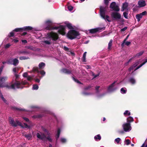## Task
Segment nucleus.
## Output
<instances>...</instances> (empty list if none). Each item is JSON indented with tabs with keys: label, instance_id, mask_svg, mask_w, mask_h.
<instances>
[{
	"label": "nucleus",
	"instance_id": "nucleus-1",
	"mask_svg": "<svg viewBox=\"0 0 147 147\" xmlns=\"http://www.w3.org/2000/svg\"><path fill=\"white\" fill-rule=\"evenodd\" d=\"M80 34L78 31L74 30H69L66 35L67 37L69 38L72 40L76 38H80Z\"/></svg>",
	"mask_w": 147,
	"mask_h": 147
},
{
	"label": "nucleus",
	"instance_id": "nucleus-2",
	"mask_svg": "<svg viewBox=\"0 0 147 147\" xmlns=\"http://www.w3.org/2000/svg\"><path fill=\"white\" fill-rule=\"evenodd\" d=\"M107 7L101 6L100 8V14L101 17L105 20H107L108 22H111L109 19V17L108 15H105L107 10Z\"/></svg>",
	"mask_w": 147,
	"mask_h": 147
},
{
	"label": "nucleus",
	"instance_id": "nucleus-3",
	"mask_svg": "<svg viewBox=\"0 0 147 147\" xmlns=\"http://www.w3.org/2000/svg\"><path fill=\"white\" fill-rule=\"evenodd\" d=\"M36 135L38 138L43 141H46V139L50 142H52L53 141V140L51 138L50 136L46 137V135L44 133H42L40 135L39 133H37Z\"/></svg>",
	"mask_w": 147,
	"mask_h": 147
},
{
	"label": "nucleus",
	"instance_id": "nucleus-4",
	"mask_svg": "<svg viewBox=\"0 0 147 147\" xmlns=\"http://www.w3.org/2000/svg\"><path fill=\"white\" fill-rule=\"evenodd\" d=\"M20 83L19 82H15L14 83L12 84L11 85H6L4 86L3 87H5L8 89H13V90L15 89V86L16 87V88L18 89L19 88H22L20 86Z\"/></svg>",
	"mask_w": 147,
	"mask_h": 147
},
{
	"label": "nucleus",
	"instance_id": "nucleus-5",
	"mask_svg": "<svg viewBox=\"0 0 147 147\" xmlns=\"http://www.w3.org/2000/svg\"><path fill=\"white\" fill-rule=\"evenodd\" d=\"M53 29H58L59 33L62 35H64L65 34V27L64 26L60 25L59 27H54L52 28Z\"/></svg>",
	"mask_w": 147,
	"mask_h": 147
},
{
	"label": "nucleus",
	"instance_id": "nucleus-6",
	"mask_svg": "<svg viewBox=\"0 0 147 147\" xmlns=\"http://www.w3.org/2000/svg\"><path fill=\"white\" fill-rule=\"evenodd\" d=\"M47 37L49 38H51L53 40H56L58 38V35L57 33L53 32L48 33Z\"/></svg>",
	"mask_w": 147,
	"mask_h": 147
},
{
	"label": "nucleus",
	"instance_id": "nucleus-7",
	"mask_svg": "<svg viewBox=\"0 0 147 147\" xmlns=\"http://www.w3.org/2000/svg\"><path fill=\"white\" fill-rule=\"evenodd\" d=\"M105 27H98L96 28L92 29L89 30V31L90 33L93 34L96 32H100L102 30L105 29Z\"/></svg>",
	"mask_w": 147,
	"mask_h": 147
},
{
	"label": "nucleus",
	"instance_id": "nucleus-8",
	"mask_svg": "<svg viewBox=\"0 0 147 147\" xmlns=\"http://www.w3.org/2000/svg\"><path fill=\"white\" fill-rule=\"evenodd\" d=\"M111 16L112 18L116 20H119L121 18V14L117 12H113L111 14Z\"/></svg>",
	"mask_w": 147,
	"mask_h": 147
},
{
	"label": "nucleus",
	"instance_id": "nucleus-9",
	"mask_svg": "<svg viewBox=\"0 0 147 147\" xmlns=\"http://www.w3.org/2000/svg\"><path fill=\"white\" fill-rule=\"evenodd\" d=\"M110 8L113 10L117 11H119V7L116 5V3L115 2H113L111 4Z\"/></svg>",
	"mask_w": 147,
	"mask_h": 147
},
{
	"label": "nucleus",
	"instance_id": "nucleus-10",
	"mask_svg": "<svg viewBox=\"0 0 147 147\" xmlns=\"http://www.w3.org/2000/svg\"><path fill=\"white\" fill-rule=\"evenodd\" d=\"M122 126L125 132L128 131L129 129L131 130L130 128H131L130 123H125Z\"/></svg>",
	"mask_w": 147,
	"mask_h": 147
},
{
	"label": "nucleus",
	"instance_id": "nucleus-11",
	"mask_svg": "<svg viewBox=\"0 0 147 147\" xmlns=\"http://www.w3.org/2000/svg\"><path fill=\"white\" fill-rule=\"evenodd\" d=\"M7 79V76L1 77L0 78V88L4 86L3 85V83Z\"/></svg>",
	"mask_w": 147,
	"mask_h": 147
},
{
	"label": "nucleus",
	"instance_id": "nucleus-12",
	"mask_svg": "<svg viewBox=\"0 0 147 147\" xmlns=\"http://www.w3.org/2000/svg\"><path fill=\"white\" fill-rule=\"evenodd\" d=\"M147 12L146 11H144L140 14H137L136 16V18L138 22H139L140 19L143 16L146 14Z\"/></svg>",
	"mask_w": 147,
	"mask_h": 147
},
{
	"label": "nucleus",
	"instance_id": "nucleus-13",
	"mask_svg": "<svg viewBox=\"0 0 147 147\" xmlns=\"http://www.w3.org/2000/svg\"><path fill=\"white\" fill-rule=\"evenodd\" d=\"M128 3L126 2L124 3L123 4L121 11H123L125 10L128 11Z\"/></svg>",
	"mask_w": 147,
	"mask_h": 147
},
{
	"label": "nucleus",
	"instance_id": "nucleus-14",
	"mask_svg": "<svg viewBox=\"0 0 147 147\" xmlns=\"http://www.w3.org/2000/svg\"><path fill=\"white\" fill-rule=\"evenodd\" d=\"M115 82H114L111 84L108 88L107 90L109 92H111L115 90L113 87L115 86Z\"/></svg>",
	"mask_w": 147,
	"mask_h": 147
},
{
	"label": "nucleus",
	"instance_id": "nucleus-15",
	"mask_svg": "<svg viewBox=\"0 0 147 147\" xmlns=\"http://www.w3.org/2000/svg\"><path fill=\"white\" fill-rule=\"evenodd\" d=\"M138 5L139 7H141L145 6L146 4L144 0H140L138 2Z\"/></svg>",
	"mask_w": 147,
	"mask_h": 147
},
{
	"label": "nucleus",
	"instance_id": "nucleus-16",
	"mask_svg": "<svg viewBox=\"0 0 147 147\" xmlns=\"http://www.w3.org/2000/svg\"><path fill=\"white\" fill-rule=\"evenodd\" d=\"M61 71L62 73L67 74H70L71 72V70L65 68H63L61 69Z\"/></svg>",
	"mask_w": 147,
	"mask_h": 147
},
{
	"label": "nucleus",
	"instance_id": "nucleus-17",
	"mask_svg": "<svg viewBox=\"0 0 147 147\" xmlns=\"http://www.w3.org/2000/svg\"><path fill=\"white\" fill-rule=\"evenodd\" d=\"M53 24V22L51 20H48L45 22L46 25L48 26V29H51L50 27Z\"/></svg>",
	"mask_w": 147,
	"mask_h": 147
},
{
	"label": "nucleus",
	"instance_id": "nucleus-18",
	"mask_svg": "<svg viewBox=\"0 0 147 147\" xmlns=\"http://www.w3.org/2000/svg\"><path fill=\"white\" fill-rule=\"evenodd\" d=\"M9 120L10 123L12 125V126L14 127H17V125H16V122L14 121L13 119H12L10 117V118L9 119Z\"/></svg>",
	"mask_w": 147,
	"mask_h": 147
},
{
	"label": "nucleus",
	"instance_id": "nucleus-19",
	"mask_svg": "<svg viewBox=\"0 0 147 147\" xmlns=\"http://www.w3.org/2000/svg\"><path fill=\"white\" fill-rule=\"evenodd\" d=\"M32 28L31 27L28 26H24L22 28V31L23 30H32Z\"/></svg>",
	"mask_w": 147,
	"mask_h": 147
},
{
	"label": "nucleus",
	"instance_id": "nucleus-20",
	"mask_svg": "<svg viewBox=\"0 0 147 147\" xmlns=\"http://www.w3.org/2000/svg\"><path fill=\"white\" fill-rule=\"evenodd\" d=\"M11 108L13 110H17L19 111H25L24 109L19 108L15 107H12Z\"/></svg>",
	"mask_w": 147,
	"mask_h": 147
},
{
	"label": "nucleus",
	"instance_id": "nucleus-21",
	"mask_svg": "<svg viewBox=\"0 0 147 147\" xmlns=\"http://www.w3.org/2000/svg\"><path fill=\"white\" fill-rule=\"evenodd\" d=\"M18 54H28L27 52L25 50H19L18 51Z\"/></svg>",
	"mask_w": 147,
	"mask_h": 147
},
{
	"label": "nucleus",
	"instance_id": "nucleus-22",
	"mask_svg": "<svg viewBox=\"0 0 147 147\" xmlns=\"http://www.w3.org/2000/svg\"><path fill=\"white\" fill-rule=\"evenodd\" d=\"M13 64L15 66L17 65L19 63L18 60L16 58L13 59Z\"/></svg>",
	"mask_w": 147,
	"mask_h": 147
},
{
	"label": "nucleus",
	"instance_id": "nucleus-23",
	"mask_svg": "<svg viewBox=\"0 0 147 147\" xmlns=\"http://www.w3.org/2000/svg\"><path fill=\"white\" fill-rule=\"evenodd\" d=\"M127 123H130V124L131 122L134 121V120L133 117H129L127 118Z\"/></svg>",
	"mask_w": 147,
	"mask_h": 147
},
{
	"label": "nucleus",
	"instance_id": "nucleus-24",
	"mask_svg": "<svg viewBox=\"0 0 147 147\" xmlns=\"http://www.w3.org/2000/svg\"><path fill=\"white\" fill-rule=\"evenodd\" d=\"M94 138L96 141H97L98 140H100L101 139V137L100 134H98L94 136Z\"/></svg>",
	"mask_w": 147,
	"mask_h": 147
},
{
	"label": "nucleus",
	"instance_id": "nucleus-25",
	"mask_svg": "<svg viewBox=\"0 0 147 147\" xmlns=\"http://www.w3.org/2000/svg\"><path fill=\"white\" fill-rule=\"evenodd\" d=\"M45 65V64L43 62L40 63L38 65L39 68L40 69H42Z\"/></svg>",
	"mask_w": 147,
	"mask_h": 147
},
{
	"label": "nucleus",
	"instance_id": "nucleus-26",
	"mask_svg": "<svg viewBox=\"0 0 147 147\" xmlns=\"http://www.w3.org/2000/svg\"><path fill=\"white\" fill-rule=\"evenodd\" d=\"M113 42L112 40H111L109 43L108 49L109 50H110L111 49V47L112 46V43Z\"/></svg>",
	"mask_w": 147,
	"mask_h": 147
},
{
	"label": "nucleus",
	"instance_id": "nucleus-27",
	"mask_svg": "<svg viewBox=\"0 0 147 147\" xmlns=\"http://www.w3.org/2000/svg\"><path fill=\"white\" fill-rule=\"evenodd\" d=\"M32 71L34 72H37V73H39V71L37 67H33L32 69Z\"/></svg>",
	"mask_w": 147,
	"mask_h": 147
},
{
	"label": "nucleus",
	"instance_id": "nucleus-28",
	"mask_svg": "<svg viewBox=\"0 0 147 147\" xmlns=\"http://www.w3.org/2000/svg\"><path fill=\"white\" fill-rule=\"evenodd\" d=\"M129 36V34H128L125 38L124 40H123V42L121 44V45L122 47H123L125 45V42L126 41V40L128 38Z\"/></svg>",
	"mask_w": 147,
	"mask_h": 147
},
{
	"label": "nucleus",
	"instance_id": "nucleus-29",
	"mask_svg": "<svg viewBox=\"0 0 147 147\" xmlns=\"http://www.w3.org/2000/svg\"><path fill=\"white\" fill-rule=\"evenodd\" d=\"M26 49L33 50V51H35L36 50V49L35 47L31 46H27L26 47Z\"/></svg>",
	"mask_w": 147,
	"mask_h": 147
},
{
	"label": "nucleus",
	"instance_id": "nucleus-30",
	"mask_svg": "<svg viewBox=\"0 0 147 147\" xmlns=\"http://www.w3.org/2000/svg\"><path fill=\"white\" fill-rule=\"evenodd\" d=\"M66 24V26L69 29H73V27L72 24L70 23H68Z\"/></svg>",
	"mask_w": 147,
	"mask_h": 147
},
{
	"label": "nucleus",
	"instance_id": "nucleus-31",
	"mask_svg": "<svg viewBox=\"0 0 147 147\" xmlns=\"http://www.w3.org/2000/svg\"><path fill=\"white\" fill-rule=\"evenodd\" d=\"M129 81L133 84L136 83V80L133 78H131L129 79Z\"/></svg>",
	"mask_w": 147,
	"mask_h": 147
},
{
	"label": "nucleus",
	"instance_id": "nucleus-32",
	"mask_svg": "<svg viewBox=\"0 0 147 147\" xmlns=\"http://www.w3.org/2000/svg\"><path fill=\"white\" fill-rule=\"evenodd\" d=\"M19 82L20 83V86L21 87H22V88H20L21 89H23L24 88V87L21 85H25L27 84L26 82H25L23 81H22L21 82H20V81H19Z\"/></svg>",
	"mask_w": 147,
	"mask_h": 147
},
{
	"label": "nucleus",
	"instance_id": "nucleus-33",
	"mask_svg": "<svg viewBox=\"0 0 147 147\" xmlns=\"http://www.w3.org/2000/svg\"><path fill=\"white\" fill-rule=\"evenodd\" d=\"M16 125H17V126L19 125L21 127H23V125L21 123L18 121H16Z\"/></svg>",
	"mask_w": 147,
	"mask_h": 147
},
{
	"label": "nucleus",
	"instance_id": "nucleus-34",
	"mask_svg": "<svg viewBox=\"0 0 147 147\" xmlns=\"http://www.w3.org/2000/svg\"><path fill=\"white\" fill-rule=\"evenodd\" d=\"M25 136L28 139V140H30L31 139L32 137L31 134H26L25 135Z\"/></svg>",
	"mask_w": 147,
	"mask_h": 147
},
{
	"label": "nucleus",
	"instance_id": "nucleus-35",
	"mask_svg": "<svg viewBox=\"0 0 147 147\" xmlns=\"http://www.w3.org/2000/svg\"><path fill=\"white\" fill-rule=\"evenodd\" d=\"M29 58L28 57L24 56L20 57V59L21 60L27 59Z\"/></svg>",
	"mask_w": 147,
	"mask_h": 147
},
{
	"label": "nucleus",
	"instance_id": "nucleus-36",
	"mask_svg": "<svg viewBox=\"0 0 147 147\" xmlns=\"http://www.w3.org/2000/svg\"><path fill=\"white\" fill-rule=\"evenodd\" d=\"M141 61L140 60H139L137 61L133 65L135 66V67H136L138 64L141 63Z\"/></svg>",
	"mask_w": 147,
	"mask_h": 147
},
{
	"label": "nucleus",
	"instance_id": "nucleus-37",
	"mask_svg": "<svg viewBox=\"0 0 147 147\" xmlns=\"http://www.w3.org/2000/svg\"><path fill=\"white\" fill-rule=\"evenodd\" d=\"M131 114L130 112H129L128 110H126L124 113V115L126 116L127 115H129Z\"/></svg>",
	"mask_w": 147,
	"mask_h": 147
},
{
	"label": "nucleus",
	"instance_id": "nucleus-38",
	"mask_svg": "<svg viewBox=\"0 0 147 147\" xmlns=\"http://www.w3.org/2000/svg\"><path fill=\"white\" fill-rule=\"evenodd\" d=\"M72 78L73 80L75 81V82H77V83L80 84H82L80 82L79 80H78V79L75 78L74 77H72Z\"/></svg>",
	"mask_w": 147,
	"mask_h": 147
},
{
	"label": "nucleus",
	"instance_id": "nucleus-39",
	"mask_svg": "<svg viewBox=\"0 0 147 147\" xmlns=\"http://www.w3.org/2000/svg\"><path fill=\"white\" fill-rule=\"evenodd\" d=\"M14 76H15L16 77V79H15V82H19V81H18V78H19V75L17 74H14Z\"/></svg>",
	"mask_w": 147,
	"mask_h": 147
},
{
	"label": "nucleus",
	"instance_id": "nucleus-40",
	"mask_svg": "<svg viewBox=\"0 0 147 147\" xmlns=\"http://www.w3.org/2000/svg\"><path fill=\"white\" fill-rule=\"evenodd\" d=\"M147 62V58L142 63H141L138 66L139 67V68H140L143 65L145 64Z\"/></svg>",
	"mask_w": 147,
	"mask_h": 147
},
{
	"label": "nucleus",
	"instance_id": "nucleus-41",
	"mask_svg": "<svg viewBox=\"0 0 147 147\" xmlns=\"http://www.w3.org/2000/svg\"><path fill=\"white\" fill-rule=\"evenodd\" d=\"M23 127H22V128H29L30 127V126L28 125L27 123H24L23 125Z\"/></svg>",
	"mask_w": 147,
	"mask_h": 147
},
{
	"label": "nucleus",
	"instance_id": "nucleus-42",
	"mask_svg": "<svg viewBox=\"0 0 147 147\" xmlns=\"http://www.w3.org/2000/svg\"><path fill=\"white\" fill-rule=\"evenodd\" d=\"M13 31L16 32H20L21 31H22V28H16L14 29L13 30Z\"/></svg>",
	"mask_w": 147,
	"mask_h": 147
},
{
	"label": "nucleus",
	"instance_id": "nucleus-43",
	"mask_svg": "<svg viewBox=\"0 0 147 147\" xmlns=\"http://www.w3.org/2000/svg\"><path fill=\"white\" fill-rule=\"evenodd\" d=\"M38 88V86L37 84H34L33 86V88L34 90H37Z\"/></svg>",
	"mask_w": 147,
	"mask_h": 147
},
{
	"label": "nucleus",
	"instance_id": "nucleus-44",
	"mask_svg": "<svg viewBox=\"0 0 147 147\" xmlns=\"http://www.w3.org/2000/svg\"><path fill=\"white\" fill-rule=\"evenodd\" d=\"M121 92L122 93L125 94L126 93L127 90L125 89H124L123 88H122L121 89Z\"/></svg>",
	"mask_w": 147,
	"mask_h": 147
},
{
	"label": "nucleus",
	"instance_id": "nucleus-45",
	"mask_svg": "<svg viewBox=\"0 0 147 147\" xmlns=\"http://www.w3.org/2000/svg\"><path fill=\"white\" fill-rule=\"evenodd\" d=\"M11 45L10 44V43H8L5 45L4 46V47L5 49H7L9 48Z\"/></svg>",
	"mask_w": 147,
	"mask_h": 147
},
{
	"label": "nucleus",
	"instance_id": "nucleus-46",
	"mask_svg": "<svg viewBox=\"0 0 147 147\" xmlns=\"http://www.w3.org/2000/svg\"><path fill=\"white\" fill-rule=\"evenodd\" d=\"M134 67H135L133 65L131 66L128 69L129 72H130L132 70H133Z\"/></svg>",
	"mask_w": 147,
	"mask_h": 147
},
{
	"label": "nucleus",
	"instance_id": "nucleus-47",
	"mask_svg": "<svg viewBox=\"0 0 147 147\" xmlns=\"http://www.w3.org/2000/svg\"><path fill=\"white\" fill-rule=\"evenodd\" d=\"M123 15L125 18L126 19L128 18V13L127 12H124L123 13Z\"/></svg>",
	"mask_w": 147,
	"mask_h": 147
},
{
	"label": "nucleus",
	"instance_id": "nucleus-48",
	"mask_svg": "<svg viewBox=\"0 0 147 147\" xmlns=\"http://www.w3.org/2000/svg\"><path fill=\"white\" fill-rule=\"evenodd\" d=\"M1 98L2 99V100L5 103L7 102V100H5V99L4 98L2 94L1 93Z\"/></svg>",
	"mask_w": 147,
	"mask_h": 147
},
{
	"label": "nucleus",
	"instance_id": "nucleus-49",
	"mask_svg": "<svg viewBox=\"0 0 147 147\" xmlns=\"http://www.w3.org/2000/svg\"><path fill=\"white\" fill-rule=\"evenodd\" d=\"M69 11H71L73 9V7L71 5H69L67 7Z\"/></svg>",
	"mask_w": 147,
	"mask_h": 147
},
{
	"label": "nucleus",
	"instance_id": "nucleus-50",
	"mask_svg": "<svg viewBox=\"0 0 147 147\" xmlns=\"http://www.w3.org/2000/svg\"><path fill=\"white\" fill-rule=\"evenodd\" d=\"M91 87V86L90 85H89L88 86H86L84 88L85 90H87L90 89Z\"/></svg>",
	"mask_w": 147,
	"mask_h": 147
},
{
	"label": "nucleus",
	"instance_id": "nucleus-51",
	"mask_svg": "<svg viewBox=\"0 0 147 147\" xmlns=\"http://www.w3.org/2000/svg\"><path fill=\"white\" fill-rule=\"evenodd\" d=\"M39 73H40V74L42 76L44 75L45 74V72L43 70H42L40 71H39Z\"/></svg>",
	"mask_w": 147,
	"mask_h": 147
},
{
	"label": "nucleus",
	"instance_id": "nucleus-52",
	"mask_svg": "<svg viewBox=\"0 0 147 147\" xmlns=\"http://www.w3.org/2000/svg\"><path fill=\"white\" fill-rule=\"evenodd\" d=\"M18 70V69H17L16 67L14 68L13 69V71L14 73V74L18 73V72L17 71V70Z\"/></svg>",
	"mask_w": 147,
	"mask_h": 147
},
{
	"label": "nucleus",
	"instance_id": "nucleus-53",
	"mask_svg": "<svg viewBox=\"0 0 147 147\" xmlns=\"http://www.w3.org/2000/svg\"><path fill=\"white\" fill-rule=\"evenodd\" d=\"M86 56H83L82 58V60L83 62H86Z\"/></svg>",
	"mask_w": 147,
	"mask_h": 147
},
{
	"label": "nucleus",
	"instance_id": "nucleus-54",
	"mask_svg": "<svg viewBox=\"0 0 147 147\" xmlns=\"http://www.w3.org/2000/svg\"><path fill=\"white\" fill-rule=\"evenodd\" d=\"M120 140L121 139L119 138H117L115 140V141L117 144H118L119 143V142Z\"/></svg>",
	"mask_w": 147,
	"mask_h": 147
},
{
	"label": "nucleus",
	"instance_id": "nucleus-55",
	"mask_svg": "<svg viewBox=\"0 0 147 147\" xmlns=\"http://www.w3.org/2000/svg\"><path fill=\"white\" fill-rule=\"evenodd\" d=\"M43 42L46 44L49 45L51 44V42L50 41L48 40H45Z\"/></svg>",
	"mask_w": 147,
	"mask_h": 147
},
{
	"label": "nucleus",
	"instance_id": "nucleus-56",
	"mask_svg": "<svg viewBox=\"0 0 147 147\" xmlns=\"http://www.w3.org/2000/svg\"><path fill=\"white\" fill-rule=\"evenodd\" d=\"M61 142L63 143H65L66 141V140L64 138H61Z\"/></svg>",
	"mask_w": 147,
	"mask_h": 147
},
{
	"label": "nucleus",
	"instance_id": "nucleus-57",
	"mask_svg": "<svg viewBox=\"0 0 147 147\" xmlns=\"http://www.w3.org/2000/svg\"><path fill=\"white\" fill-rule=\"evenodd\" d=\"M63 49H64L66 51H69V49L67 47H66L65 46H64L63 47Z\"/></svg>",
	"mask_w": 147,
	"mask_h": 147
},
{
	"label": "nucleus",
	"instance_id": "nucleus-58",
	"mask_svg": "<svg viewBox=\"0 0 147 147\" xmlns=\"http://www.w3.org/2000/svg\"><path fill=\"white\" fill-rule=\"evenodd\" d=\"M92 75L93 76H94L93 78H95L97 77L99 75V74H97L95 75L93 73L92 74Z\"/></svg>",
	"mask_w": 147,
	"mask_h": 147
},
{
	"label": "nucleus",
	"instance_id": "nucleus-59",
	"mask_svg": "<svg viewBox=\"0 0 147 147\" xmlns=\"http://www.w3.org/2000/svg\"><path fill=\"white\" fill-rule=\"evenodd\" d=\"M131 44V42L129 41H126L125 42V44L127 46H129Z\"/></svg>",
	"mask_w": 147,
	"mask_h": 147
},
{
	"label": "nucleus",
	"instance_id": "nucleus-60",
	"mask_svg": "<svg viewBox=\"0 0 147 147\" xmlns=\"http://www.w3.org/2000/svg\"><path fill=\"white\" fill-rule=\"evenodd\" d=\"M126 144L127 145H128L130 144V141L129 139H127L126 140Z\"/></svg>",
	"mask_w": 147,
	"mask_h": 147
},
{
	"label": "nucleus",
	"instance_id": "nucleus-61",
	"mask_svg": "<svg viewBox=\"0 0 147 147\" xmlns=\"http://www.w3.org/2000/svg\"><path fill=\"white\" fill-rule=\"evenodd\" d=\"M82 94L84 95H90L91 94L90 93L87 92H84L82 93Z\"/></svg>",
	"mask_w": 147,
	"mask_h": 147
},
{
	"label": "nucleus",
	"instance_id": "nucleus-62",
	"mask_svg": "<svg viewBox=\"0 0 147 147\" xmlns=\"http://www.w3.org/2000/svg\"><path fill=\"white\" fill-rule=\"evenodd\" d=\"M144 51L143 50L141 51L137 55H142L144 53Z\"/></svg>",
	"mask_w": 147,
	"mask_h": 147
},
{
	"label": "nucleus",
	"instance_id": "nucleus-63",
	"mask_svg": "<svg viewBox=\"0 0 147 147\" xmlns=\"http://www.w3.org/2000/svg\"><path fill=\"white\" fill-rule=\"evenodd\" d=\"M100 88V86H95V89L97 91V92H99L98 89Z\"/></svg>",
	"mask_w": 147,
	"mask_h": 147
},
{
	"label": "nucleus",
	"instance_id": "nucleus-64",
	"mask_svg": "<svg viewBox=\"0 0 147 147\" xmlns=\"http://www.w3.org/2000/svg\"><path fill=\"white\" fill-rule=\"evenodd\" d=\"M23 119L26 122H28L29 121L28 118L25 117H23Z\"/></svg>",
	"mask_w": 147,
	"mask_h": 147
}]
</instances>
